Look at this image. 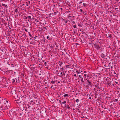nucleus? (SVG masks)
Masks as SVG:
<instances>
[{
  "label": "nucleus",
  "mask_w": 120,
  "mask_h": 120,
  "mask_svg": "<svg viewBox=\"0 0 120 120\" xmlns=\"http://www.w3.org/2000/svg\"><path fill=\"white\" fill-rule=\"evenodd\" d=\"M16 91L15 90H14L12 89L11 90V94L12 95H13V94H16L15 92Z\"/></svg>",
  "instance_id": "9d476101"
},
{
  "label": "nucleus",
  "mask_w": 120,
  "mask_h": 120,
  "mask_svg": "<svg viewBox=\"0 0 120 120\" xmlns=\"http://www.w3.org/2000/svg\"><path fill=\"white\" fill-rule=\"evenodd\" d=\"M51 83H52V84H54L55 83V81H54L53 80H52L51 81Z\"/></svg>",
  "instance_id": "a878e982"
},
{
  "label": "nucleus",
  "mask_w": 120,
  "mask_h": 120,
  "mask_svg": "<svg viewBox=\"0 0 120 120\" xmlns=\"http://www.w3.org/2000/svg\"><path fill=\"white\" fill-rule=\"evenodd\" d=\"M22 113H23V112H22L21 111H20L19 113V116H21Z\"/></svg>",
  "instance_id": "5701e85b"
},
{
  "label": "nucleus",
  "mask_w": 120,
  "mask_h": 120,
  "mask_svg": "<svg viewBox=\"0 0 120 120\" xmlns=\"http://www.w3.org/2000/svg\"><path fill=\"white\" fill-rule=\"evenodd\" d=\"M69 66V65H66V67L68 68V67Z\"/></svg>",
  "instance_id": "37998d69"
},
{
  "label": "nucleus",
  "mask_w": 120,
  "mask_h": 120,
  "mask_svg": "<svg viewBox=\"0 0 120 120\" xmlns=\"http://www.w3.org/2000/svg\"><path fill=\"white\" fill-rule=\"evenodd\" d=\"M25 30L26 32H28V30H27V29H25Z\"/></svg>",
  "instance_id": "603ef678"
},
{
  "label": "nucleus",
  "mask_w": 120,
  "mask_h": 120,
  "mask_svg": "<svg viewBox=\"0 0 120 120\" xmlns=\"http://www.w3.org/2000/svg\"><path fill=\"white\" fill-rule=\"evenodd\" d=\"M30 19H28L27 20V21L29 22H30Z\"/></svg>",
  "instance_id": "8fccbe9b"
},
{
  "label": "nucleus",
  "mask_w": 120,
  "mask_h": 120,
  "mask_svg": "<svg viewBox=\"0 0 120 120\" xmlns=\"http://www.w3.org/2000/svg\"><path fill=\"white\" fill-rule=\"evenodd\" d=\"M66 103V101H63V102H62V103L63 104H65Z\"/></svg>",
  "instance_id": "e433bc0d"
},
{
  "label": "nucleus",
  "mask_w": 120,
  "mask_h": 120,
  "mask_svg": "<svg viewBox=\"0 0 120 120\" xmlns=\"http://www.w3.org/2000/svg\"><path fill=\"white\" fill-rule=\"evenodd\" d=\"M18 9L17 8H16L15 10V12L16 13V14L18 15V13H19V12L18 11Z\"/></svg>",
  "instance_id": "f8f14e48"
},
{
  "label": "nucleus",
  "mask_w": 120,
  "mask_h": 120,
  "mask_svg": "<svg viewBox=\"0 0 120 120\" xmlns=\"http://www.w3.org/2000/svg\"><path fill=\"white\" fill-rule=\"evenodd\" d=\"M13 113V115L11 116L12 118L14 120H18L19 119L20 117H19L17 114L18 113H16L15 111Z\"/></svg>",
  "instance_id": "f257e3e1"
},
{
  "label": "nucleus",
  "mask_w": 120,
  "mask_h": 120,
  "mask_svg": "<svg viewBox=\"0 0 120 120\" xmlns=\"http://www.w3.org/2000/svg\"><path fill=\"white\" fill-rule=\"evenodd\" d=\"M34 104H35L37 103H38L39 102V100L37 98H34Z\"/></svg>",
  "instance_id": "39448f33"
},
{
  "label": "nucleus",
  "mask_w": 120,
  "mask_h": 120,
  "mask_svg": "<svg viewBox=\"0 0 120 120\" xmlns=\"http://www.w3.org/2000/svg\"><path fill=\"white\" fill-rule=\"evenodd\" d=\"M15 79L16 80V82L17 83H19V81L18 79Z\"/></svg>",
  "instance_id": "c85d7f7f"
},
{
  "label": "nucleus",
  "mask_w": 120,
  "mask_h": 120,
  "mask_svg": "<svg viewBox=\"0 0 120 120\" xmlns=\"http://www.w3.org/2000/svg\"><path fill=\"white\" fill-rule=\"evenodd\" d=\"M8 107V108H9V107H9V105H7V107Z\"/></svg>",
  "instance_id": "052dcab7"
},
{
  "label": "nucleus",
  "mask_w": 120,
  "mask_h": 120,
  "mask_svg": "<svg viewBox=\"0 0 120 120\" xmlns=\"http://www.w3.org/2000/svg\"><path fill=\"white\" fill-rule=\"evenodd\" d=\"M2 105H3L2 104L0 103V106H1Z\"/></svg>",
  "instance_id": "e2e57ef3"
},
{
  "label": "nucleus",
  "mask_w": 120,
  "mask_h": 120,
  "mask_svg": "<svg viewBox=\"0 0 120 120\" xmlns=\"http://www.w3.org/2000/svg\"><path fill=\"white\" fill-rule=\"evenodd\" d=\"M72 22V23H73V24L75 23V22L74 21H73Z\"/></svg>",
  "instance_id": "3c124183"
},
{
  "label": "nucleus",
  "mask_w": 120,
  "mask_h": 120,
  "mask_svg": "<svg viewBox=\"0 0 120 120\" xmlns=\"http://www.w3.org/2000/svg\"><path fill=\"white\" fill-rule=\"evenodd\" d=\"M15 79H12V83H14L15 82Z\"/></svg>",
  "instance_id": "b1692460"
},
{
  "label": "nucleus",
  "mask_w": 120,
  "mask_h": 120,
  "mask_svg": "<svg viewBox=\"0 0 120 120\" xmlns=\"http://www.w3.org/2000/svg\"><path fill=\"white\" fill-rule=\"evenodd\" d=\"M5 100L4 99H3V98H1L0 97V101H2V100Z\"/></svg>",
  "instance_id": "72a5a7b5"
},
{
  "label": "nucleus",
  "mask_w": 120,
  "mask_h": 120,
  "mask_svg": "<svg viewBox=\"0 0 120 120\" xmlns=\"http://www.w3.org/2000/svg\"><path fill=\"white\" fill-rule=\"evenodd\" d=\"M27 17L28 19H31V17L30 16H28L27 15Z\"/></svg>",
  "instance_id": "cd10ccee"
},
{
  "label": "nucleus",
  "mask_w": 120,
  "mask_h": 120,
  "mask_svg": "<svg viewBox=\"0 0 120 120\" xmlns=\"http://www.w3.org/2000/svg\"><path fill=\"white\" fill-rule=\"evenodd\" d=\"M115 101H118V100L117 99H115Z\"/></svg>",
  "instance_id": "bf43d9fd"
},
{
  "label": "nucleus",
  "mask_w": 120,
  "mask_h": 120,
  "mask_svg": "<svg viewBox=\"0 0 120 120\" xmlns=\"http://www.w3.org/2000/svg\"><path fill=\"white\" fill-rule=\"evenodd\" d=\"M59 9H60V10H61V11H62L63 9L62 8H60Z\"/></svg>",
  "instance_id": "79ce46f5"
},
{
  "label": "nucleus",
  "mask_w": 120,
  "mask_h": 120,
  "mask_svg": "<svg viewBox=\"0 0 120 120\" xmlns=\"http://www.w3.org/2000/svg\"><path fill=\"white\" fill-rule=\"evenodd\" d=\"M59 63H60V64H59V65L60 66V67L61 66V65L63 64V63L61 61H59Z\"/></svg>",
  "instance_id": "4be33fe9"
},
{
  "label": "nucleus",
  "mask_w": 120,
  "mask_h": 120,
  "mask_svg": "<svg viewBox=\"0 0 120 120\" xmlns=\"http://www.w3.org/2000/svg\"><path fill=\"white\" fill-rule=\"evenodd\" d=\"M45 40H46V39H45V40H44V42H45Z\"/></svg>",
  "instance_id": "69168bd1"
},
{
  "label": "nucleus",
  "mask_w": 120,
  "mask_h": 120,
  "mask_svg": "<svg viewBox=\"0 0 120 120\" xmlns=\"http://www.w3.org/2000/svg\"><path fill=\"white\" fill-rule=\"evenodd\" d=\"M18 65L17 64H15V65H14V66H17V67H18Z\"/></svg>",
  "instance_id": "de8ad7c7"
},
{
  "label": "nucleus",
  "mask_w": 120,
  "mask_h": 120,
  "mask_svg": "<svg viewBox=\"0 0 120 120\" xmlns=\"http://www.w3.org/2000/svg\"><path fill=\"white\" fill-rule=\"evenodd\" d=\"M83 5L84 7H86L87 6V4L85 3H83Z\"/></svg>",
  "instance_id": "6ab92c4d"
},
{
  "label": "nucleus",
  "mask_w": 120,
  "mask_h": 120,
  "mask_svg": "<svg viewBox=\"0 0 120 120\" xmlns=\"http://www.w3.org/2000/svg\"><path fill=\"white\" fill-rule=\"evenodd\" d=\"M116 71H115L114 72V73L115 74H116Z\"/></svg>",
  "instance_id": "09e8293b"
},
{
  "label": "nucleus",
  "mask_w": 120,
  "mask_h": 120,
  "mask_svg": "<svg viewBox=\"0 0 120 120\" xmlns=\"http://www.w3.org/2000/svg\"><path fill=\"white\" fill-rule=\"evenodd\" d=\"M46 38H47V39H49V36H47V37Z\"/></svg>",
  "instance_id": "13d9d810"
},
{
  "label": "nucleus",
  "mask_w": 120,
  "mask_h": 120,
  "mask_svg": "<svg viewBox=\"0 0 120 120\" xmlns=\"http://www.w3.org/2000/svg\"><path fill=\"white\" fill-rule=\"evenodd\" d=\"M19 101V102H18V104L19 105H24V104L23 103V102L22 101Z\"/></svg>",
  "instance_id": "0eeeda50"
},
{
  "label": "nucleus",
  "mask_w": 120,
  "mask_h": 120,
  "mask_svg": "<svg viewBox=\"0 0 120 120\" xmlns=\"http://www.w3.org/2000/svg\"><path fill=\"white\" fill-rule=\"evenodd\" d=\"M47 30V29L44 26H43L41 28V30H42L44 32L45 31H46Z\"/></svg>",
  "instance_id": "6e6552de"
},
{
  "label": "nucleus",
  "mask_w": 120,
  "mask_h": 120,
  "mask_svg": "<svg viewBox=\"0 0 120 120\" xmlns=\"http://www.w3.org/2000/svg\"><path fill=\"white\" fill-rule=\"evenodd\" d=\"M64 106H65V108H67V105H66V104H65V105H64Z\"/></svg>",
  "instance_id": "ea45409f"
},
{
  "label": "nucleus",
  "mask_w": 120,
  "mask_h": 120,
  "mask_svg": "<svg viewBox=\"0 0 120 120\" xmlns=\"http://www.w3.org/2000/svg\"><path fill=\"white\" fill-rule=\"evenodd\" d=\"M79 77L81 78L80 80L83 83H84V82L83 80V76H82V75H81H81H79Z\"/></svg>",
  "instance_id": "423d86ee"
},
{
  "label": "nucleus",
  "mask_w": 120,
  "mask_h": 120,
  "mask_svg": "<svg viewBox=\"0 0 120 120\" xmlns=\"http://www.w3.org/2000/svg\"><path fill=\"white\" fill-rule=\"evenodd\" d=\"M68 94H64V96L65 97H68Z\"/></svg>",
  "instance_id": "c756f323"
},
{
  "label": "nucleus",
  "mask_w": 120,
  "mask_h": 120,
  "mask_svg": "<svg viewBox=\"0 0 120 120\" xmlns=\"http://www.w3.org/2000/svg\"><path fill=\"white\" fill-rule=\"evenodd\" d=\"M67 108L68 109H70V107L69 106V105H67Z\"/></svg>",
  "instance_id": "7c9ffc66"
},
{
  "label": "nucleus",
  "mask_w": 120,
  "mask_h": 120,
  "mask_svg": "<svg viewBox=\"0 0 120 120\" xmlns=\"http://www.w3.org/2000/svg\"><path fill=\"white\" fill-rule=\"evenodd\" d=\"M63 21L65 22V23H67V21L66 20L64 19H63Z\"/></svg>",
  "instance_id": "2f4dec72"
},
{
  "label": "nucleus",
  "mask_w": 120,
  "mask_h": 120,
  "mask_svg": "<svg viewBox=\"0 0 120 120\" xmlns=\"http://www.w3.org/2000/svg\"><path fill=\"white\" fill-rule=\"evenodd\" d=\"M6 18L7 19H6L7 21H9L10 20H8V17H6Z\"/></svg>",
  "instance_id": "a19ab883"
},
{
  "label": "nucleus",
  "mask_w": 120,
  "mask_h": 120,
  "mask_svg": "<svg viewBox=\"0 0 120 120\" xmlns=\"http://www.w3.org/2000/svg\"><path fill=\"white\" fill-rule=\"evenodd\" d=\"M59 102L61 104V101L60 100H59Z\"/></svg>",
  "instance_id": "6e6d98bb"
},
{
  "label": "nucleus",
  "mask_w": 120,
  "mask_h": 120,
  "mask_svg": "<svg viewBox=\"0 0 120 120\" xmlns=\"http://www.w3.org/2000/svg\"><path fill=\"white\" fill-rule=\"evenodd\" d=\"M88 45H91V43L90 42H89L88 43Z\"/></svg>",
  "instance_id": "c03bdc74"
},
{
  "label": "nucleus",
  "mask_w": 120,
  "mask_h": 120,
  "mask_svg": "<svg viewBox=\"0 0 120 120\" xmlns=\"http://www.w3.org/2000/svg\"><path fill=\"white\" fill-rule=\"evenodd\" d=\"M110 98V97H109L108 96H107V97L106 98Z\"/></svg>",
  "instance_id": "864d4df0"
},
{
  "label": "nucleus",
  "mask_w": 120,
  "mask_h": 120,
  "mask_svg": "<svg viewBox=\"0 0 120 120\" xmlns=\"http://www.w3.org/2000/svg\"><path fill=\"white\" fill-rule=\"evenodd\" d=\"M72 26L74 28H76V25H73Z\"/></svg>",
  "instance_id": "c9c22d12"
},
{
  "label": "nucleus",
  "mask_w": 120,
  "mask_h": 120,
  "mask_svg": "<svg viewBox=\"0 0 120 120\" xmlns=\"http://www.w3.org/2000/svg\"><path fill=\"white\" fill-rule=\"evenodd\" d=\"M35 21L37 22H39V21L37 19H35Z\"/></svg>",
  "instance_id": "58836bf2"
},
{
  "label": "nucleus",
  "mask_w": 120,
  "mask_h": 120,
  "mask_svg": "<svg viewBox=\"0 0 120 120\" xmlns=\"http://www.w3.org/2000/svg\"><path fill=\"white\" fill-rule=\"evenodd\" d=\"M56 12H54L53 13H51V14L52 15H56Z\"/></svg>",
  "instance_id": "412c9836"
},
{
  "label": "nucleus",
  "mask_w": 120,
  "mask_h": 120,
  "mask_svg": "<svg viewBox=\"0 0 120 120\" xmlns=\"http://www.w3.org/2000/svg\"><path fill=\"white\" fill-rule=\"evenodd\" d=\"M5 101V100H2V101H0V103L2 104V103L4 102Z\"/></svg>",
  "instance_id": "393cba45"
},
{
  "label": "nucleus",
  "mask_w": 120,
  "mask_h": 120,
  "mask_svg": "<svg viewBox=\"0 0 120 120\" xmlns=\"http://www.w3.org/2000/svg\"><path fill=\"white\" fill-rule=\"evenodd\" d=\"M82 1H80V2L79 3V4H82Z\"/></svg>",
  "instance_id": "5fc2aeb1"
},
{
  "label": "nucleus",
  "mask_w": 120,
  "mask_h": 120,
  "mask_svg": "<svg viewBox=\"0 0 120 120\" xmlns=\"http://www.w3.org/2000/svg\"><path fill=\"white\" fill-rule=\"evenodd\" d=\"M2 6H3L4 7V8L5 9L6 8H8V6H7V5L6 4H5L2 3Z\"/></svg>",
  "instance_id": "1a4fd4ad"
},
{
  "label": "nucleus",
  "mask_w": 120,
  "mask_h": 120,
  "mask_svg": "<svg viewBox=\"0 0 120 120\" xmlns=\"http://www.w3.org/2000/svg\"><path fill=\"white\" fill-rule=\"evenodd\" d=\"M24 19L25 21L28 18L27 17V16H24Z\"/></svg>",
  "instance_id": "a211bd4d"
},
{
  "label": "nucleus",
  "mask_w": 120,
  "mask_h": 120,
  "mask_svg": "<svg viewBox=\"0 0 120 120\" xmlns=\"http://www.w3.org/2000/svg\"><path fill=\"white\" fill-rule=\"evenodd\" d=\"M94 45L95 48L97 49L98 50H100L101 49V48L100 47L98 44L96 43L94 44Z\"/></svg>",
  "instance_id": "20e7f679"
},
{
  "label": "nucleus",
  "mask_w": 120,
  "mask_h": 120,
  "mask_svg": "<svg viewBox=\"0 0 120 120\" xmlns=\"http://www.w3.org/2000/svg\"><path fill=\"white\" fill-rule=\"evenodd\" d=\"M7 105H2L0 106V110H2L3 111L5 112V110H7L8 108V107H7Z\"/></svg>",
  "instance_id": "f03ea898"
},
{
  "label": "nucleus",
  "mask_w": 120,
  "mask_h": 120,
  "mask_svg": "<svg viewBox=\"0 0 120 120\" xmlns=\"http://www.w3.org/2000/svg\"><path fill=\"white\" fill-rule=\"evenodd\" d=\"M76 72L77 73H78L79 74V73H80V72H79V71H76Z\"/></svg>",
  "instance_id": "49530a36"
},
{
  "label": "nucleus",
  "mask_w": 120,
  "mask_h": 120,
  "mask_svg": "<svg viewBox=\"0 0 120 120\" xmlns=\"http://www.w3.org/2000/svg\"><path fill=\"white\" fill-rule=\"evenodd\" d=\"M45 40H46V39H45V40H44V42H45Z\"/></svg>",
  "instance_id": "0e129e2a"
},
{
  "label": "nucleus",
  "mask_w": 120,
  "mask_h": 120,
  "mask_svg": "<svg viewBox=\"0 0 120 120\" xmlns=\"http://www.w3.org/2000/svg\"><path fill=\"white\" fill-rule=\"evenodd\" d=\"M55 45H56V49L57 50L58 49L59 45L58 44H55Z\"/></svg>",
  "instance_id": "aec40b11"
},
{
  "label": "nucleus",
  "mask_w": 120,
  "mask_h": 120,
  "mask_svg": "<svg viewBox=\"0 0 120 120\" xmlns=\"http://www.w3.org/2000/svg\"><path fill=\"white\" fill-rule=\"evenodd\" d=\"M24 104L25 105V107L26 109H27L28 108H30V106L28 104Z\"/></svg>",
  "instance_id": "ddd939ff"
},
{
  "label": "nucleus",
  "mask_w": 120,
  "mask_h": 120,
  "mask_svg": "<svg viewBox=\"0 0 120 120\" xmlns=\"http://www.w3.org/2000/svg\"><path fill=\"white\" fill-rule=\"evenodd\" d=\"M101 56L103 58H104L105 57V55L103 54L102 53L101 55Z\"/></svg>",
  "instance_id": "2eb2a0df"
},
{
  "label": "nucleus",
  "mask_w": 120,
  "mask_h": 120,
  "mask_svg": "<svg viewBox=\"0 0 120 120\" xmlns=\"http://www.w3.org/2000/svg\"><path fill=\"white\" fill-rule=\"evenodd\" d=\"M85 80H86V84L89 86H92L93 85V84L92 82V80H90L88 78L86 79Z\"/></svg>",
  "instance_id": "7ed1b4c3"
},
{
  "label": "nucleus",
  "mask_w": 120,
  "mask_h": 120,
  "mask_svg": "<svg viewBox=\"0 0 120 120\" xmlns=\"http://www.w3.org/2000/svg\"><path fill=\"white\" fill-rule=\"evenodd\" d=\"M28 34L30 36V37L31 38H33V36L32 35L30 34V32H28Z\"/></svg>",
  "instance_id": "bb28decb"
},
{
  "label": "nucleus",
  "mask_w": 120,
  "mask_h": 120,
  "mask_svg": "<svg viewBox=\"0 0 120 120\" xmlns=\"http://www.w3.org/2000/svg\"><path fill=\"white\" fill-rule=\"evenodd\" d=\"M84 76L86 77V75L85 74H84Z\"/></svg>",
  "instance_id": "4d7b16f0"
},
{
  "label": "nucleus",
  "mask_w": 120,
  "mask_h": 120,
  "mask_svg": "<svg viewBox=\"0 0 120 120\" xmlns=\"http://www.w3.org/2000/svg\"><path fill=\"white\" fill-rule=\"evenodd\" d=\"M26 3L28 4H30V1H29L27 2H26Z\"/></svg>",
  "instance_id": "f704fd0d"
},
{
  "label": "nucleus",
  "mask_w": 120,
  "mask_h": 120,
  "mask_svg": "<svg viewBox=\"0 0 120 120\" xmlns=\"http://www.w3.org/2000/svg\"><path fill=\"white\" fill-rule=\"evenodd\" d=\"M107 84L109 85V86H112V85L111 84V82L110 81H108L107 82Z\"/></svg>",
  "instance_id": "9b49d317"
},
{
  "label": "nucleus",
  "mask_w": 120,
  "mask_h": 120,
  "mask_svg": "<svg viewBox=\"0 0 120 120\" xmlns=\"http://www.w3.org/2000/svg\"><path fill=\"white\" fill-rule=\"evenodd\" d=\"M79 11L80 12H83V10L82 9H80V10Z\"/></svg>",
  "instance_id": "473e14b6"
},
{
  "label": "nucleus",
  "mask_w": 120,
  "mask_h": 120,
  "mask_svg": "<svg viewBox=\"0 0 120 120\" xmlns=\"http://www.w3.org/2000/svg\"><path fill=\"white\" fill-rule=\"evenodd\" d=\"M30 104H32V105H34V101H31L30 102Z\"/></svg>",
  "instance_id": "dca6fc26"
},
{
  "label": "nucleus",
  "mask_w": 120,
  "mask_h": 120,
  "mask_svg": "<svg viewBox=\"0 0 120 120\" xmlns=\"http://www.w3.org/2000/svg\"><path fill=\"white\" fill-rule=\"evenodd\" d=\"M9 65H10L12 67H14V65H15V64L14 63H11L10 64H9Z\"/></svg>",
  "instance_id": "4468645a"
},
{
  "label": "nucleus",
  "mask_w": 120,
  "mask_h": 120,
  "mask_svg": "<svg viewBox=\"0 0 120 120\" xmlns=\"http://www.w3.org/2000/svg\"><path fill=\"white\" fill-rule=\"evenodd\" d=\"M76 101L77 103H78L79 102V99H77L76 100Z\"/></svg>",
  "instance_id": "4c0bfd02"
},
{
  "label": "nucleus",
  "mask_w": 120,
  "mask_h": 120,
  "mask_svg": "<svg viewBox=\"0 0 120 120\" xmlns=\"http://www.w3.org/2000/svg\"><path fill=\"white\" fill-rule=\"evenodd\" d=\"M108 37H109L110 38H111L112 37V35L110 34H108Z\"/></svg>",
  "instance_id": "f3484780"
},
{
  "label": "nucleus",
  "mask_w": 120,
  "mask_h": 120,
  "mask_svg": "<svg viewBox=\"0 0 120 120\" xmlns=\"http://www.w3.org/2000/svg\"><path fill=\"white\" fill-rule=\"evenodd\" d=\"M63 75H65V74L64 73H63Z\"/></svg>",
  "instance_id": "338daca9"
},
{
  "label": "nucleus",
  "mask_w": 120,
  "mask_h": 120,
  "mask_svg": "<svg viewBox=\"0 0 120 120\" xmlns=\"http://www.w3.org/2000/svg\"><path fill=\"white\" fill-rule=\"evenodd\" d=\"M76 76V74H74V76H75H75Z\"/></svg>",
  "instance_id": "680f3d73"
},
{
  "label": "nucleus",
  "mask_w": 120,
  "mask_h": 120,
  "mask_svg": "<svg viewBox=\"0 0 120 120\" xmlns=\"http://www.w3.org/2000/svg\"><path fill=\"white\" fill-rule=\"evenodd\" d=\"M44 65H45V66H46V62H45L44 63Z\"/></svg>",
  "instance_id": "a18cd8bd"
},
{
  "label": "nucleus",
  "mask_w": 120,
  "mask_h": 120,
  "mask_svg": "<svg viewBox=\"0 0 120 120\" xmlns=\"http://www.w3.org/2000/svg\"><path fill=\"white\" fill-rule=\"evenodd\" d=\"M95 98H97V96L96 95H95Z\"/></svg>",
  "instance_id": "774afa93"
}]
</instances>
